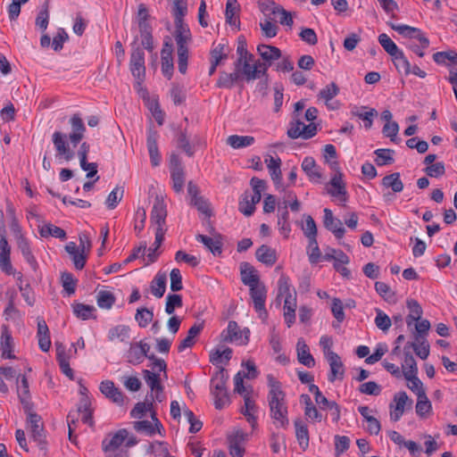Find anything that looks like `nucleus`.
I'll return each mask as SVG.
<instances>
[{
	"label": "nucleus",
	"instance_id": "09e8293b",
	"mask_svg": "<svg viewBox=\"0 0 457 457\" xmlns=\"http://www.w3.org/2000/svg\"><path fill=\"white\" fill-rule=\"evenodd\" d=\"M144 379L145 383L150 387L152 393L154 391H163V386L161 384L160 375L151 372L148 370H143Z\"/></svg>",
	"mask_w": 457,
	"mask_h": 457
},
{
	"label": "nucleus",
	"instance_id": "423d86ee",
	"mask_svg": "<svg viewBox=\"0 0 457 457\" xmlns=\"http://www.w3.org/2000/svg\"><path fill=\"white\" fill-rule=\"evenodd\" d=\"M26 412L28 413V428L30 437L37 443L40 450L46 451L47 443L41 417L32 410Z\"/></svg>",
	"mask_w": 457,
	"mask_h": 457
},
{
	"label": "nucleus",
	"instance_id": "aec40b11",
	"mask_svg": "<svg viewBox=\"0 0 457 457\" xmlns=\"http://www.w3.org/2000/svg\"><path fill=\"white\" fill-rule=\"evenodd\" d=\"M302 169L307 175L311 182H320L322 179L320 167L317 165L315 160L312 157L307 156L303 159L302 162Z\"/></svg>",
	"mask_w": 457,
	"mask_h": 457
},
{
	"label": "nucleus",
	"instance_id": "8fccbe9b",
	"mask_svg": "<svg viewBox=\"0 0 457 457\" xmlns=\"http://www.w3.org/2000/svg\"><path fill=\"white\" fill-rule=\"evenodd\" d=\"M387 25L396 32H398L401 36L408 38H415L417 33L420 32V29L411 27L409 25L403 24H395L394 22H387Z\"/></svg>",
	"mask_w": 457,
	"mask_h": 457
},
{
	"label": "nucleus",
	"instance_id": "de8ad7c7",
	"mask_svg": "<svg viewBox=\"0 0 457 457\" xmlns=\"http://www.w3.org/2000/svg\"><path fill=\"white\" fill-rule=\"evenodd\" d=\"M254 142V137L251 136L232 135L227 138V143L235 149L249 146Z\"/></svg>",
	"mask_w": 457,
	"mask_h": 457
},
{
	"label": "nucleus",
	"instance_id": "c03bdc74",
	"mask_svg": "<svg viewBox=\"0 0 457 457\" xmlns=\"http://www.w3.org/2000/svg\"><path fill=\"white\" fill-rule=\"evenodd\" d=\"M433 60L441 65H457V53L454 51L437 52L433 54Z\"/></svg>",
	"mask_w": 457,
	"mask_h": 457
},
{
	"label": "nucleus",
	"instance_id": "79ce46f5",
	"mask_svg": "<svg viewBox=\"0 0 457 457\" xmlns=\"http://www.w3.org/2000/svg\"><path fill=\"white\" fill-rule=\"evenodd\" d=\"M404 347L410 351L413 349L417 356L422 360H426L429 355V345L426 339L420 340V342H408Z\"/></svg>",
	"mask_w": 457,
	"mask_h": 457
},
{
	"label": "nucleus",
	"instance_id": "20e7f679",
	"mask_svg": "<svg viewBox=\"0 0 457 457\" xmlns=\"http://www.w3.org/2000/svg\"><path fill=\"white\" fill-rule=\"evenodd\" d=\"M228 379V375L224 368H220L211 379V392L214 398L215 408L218 410L223 409L229 403V397L226 388Z\"/></svg>",
	"mask_w": 457,
	"mask_h": 457
},
{
	"label": "nucleus",
	"instance_id": "6e6d98bb",
	"mask_svg": "<svg viewBox=\"0 0 457 457\" xmlns=\"http://www.w3.org/2000/svg\"><path fill=\"white\" fill-rule=\"evenodd\" d=\"M273 8L271 10L272 14L279 17V22L282 25L291 27L293 25V19L291 13L285 10L282 6L277 5L272 2Z\"/></svg>",
	"mask_w": 457,
	"mask_h": 457
},
{
	"label": "nucleus",
	"instance_id": "0eeeda50",
	"mask_svg": "<svg viewBox=\"0 0 457 457\" xmlns=\"http://www.w3.org/2000/svg\"><path fill=\"white\" fill-rule=\"evenodd\" d=\"M170 170L172 188L176 193H181L185 184V171L180 157L175 153L170 156Z\"/></svg>",
	"mask_w": 457,
	"mask_h": 457
},
{
	"label": "nucleus",
	"instance_id": "dca6fc26",
	"mask_svg": "<svg viewBox=\"0 0 457 457\" xmlns=\"http://www.w3.org/2000/svg\"><path fill=\"white\" fill-rule=\"evenodd\" d=\"M327 359L330 366L328 380L334 382L337 378L343 379L345 370L340 356L334 352H328L327 353Z\"/></svg>",
	"mask_w": 457,
	"mask_h": 457
},
{
	"label": "nucleus",
	"instance_id": "0e129e2a",
	"mask_svg": "<svg viewBox=\"0 0 457 457\" xmlns=\"http://www.w3.org/2000/svg\"><path fill=\"white\" fill-rule=\"evenodd\" d=\"M94 311L95 307L92 305L76 303L73 306V312L75 315L84 320L89 319L92 316Z\"/></svg>",
	"mask_w": 457,
	"mask_h": 457
},
{
	"label": "nucleus",
	"instance_id": "338daca9",
	"mask_svg": "<svg viewBox=\"0 0 457 457\" xmlns=\"http://www.w3.org/2000/svg\"><path fill=\"white\" fill-rule=\"evenodd\" d=\"M350 438L346 436H335V454L338 457L340 454L349 449Z\"/></svg>",
	"mask_w": 457,
	"mask_h": 457
},
{
	"label": "nucleus",
	"instance_id": "7c9ffc66",
	"mask_svg": "<svg viewBox=\"0 0 457 457\" xmlns=\"http://www.w3.org/2000/svg\"><path fill=\"white\" fill-rule=\"evenodd\" d=\"M295 436L300 447L305 450L309 445V430L307 425L301 420H295Z\"/></svg>",
	"mask_w": 457,
	"mask_h": 457
},
{
	"label": "nucleus",
	"instance_id": "c756f323",
	"mask_svg": "<svg viewBox=\"0 0 457 457\" xmlns=\"http://www.w3.org/2000/svg\"><path fill=\"white\" fill-rule=\"evenodd\" d=\"M416 412L420 418H426L432 411V405L427 397L425 390L417 392Z\"/></svg>",
	"mask_w": 457,
	"mask_h": 457
},
{
	"label": "nucleus",
	"instance_id": "b1692460",
	"mask_svg": "<svg viewBox=\"0 0 457 457\" xmlns=\"http://www.w3.org/2000/svg\"><path fill=\"white\" fill-rule=\"evenodd\" d=\"M239 4L237 0H228L226 4L225 17L226 21L230 26L239 29L240 21L238 17Z\"/></svg>",
	"mask_w": 457,
	"mask_h": 457
},
{
	"label": "nucleus",
	"instance_id": "f3484780",
	"mask_svg": "<svg viewBox=\"0 0 457 457\" xmlns=\"http://www.w3.org/2000/svg\"><path fill=\"white\" fill-rule=\"evenodd\" d=\"M173 46L170 42H165L161 52L162 56V71L165 77L169 79L173 74V58H172Z\"/></svg>",
	"mask_w": 457,
	"mask_h": 457
},
{
	"label": "nucleus",
	"instance_id": "a211bd4d",
	"mask_svg": "<svg viewBox=\"0 0 457 457\" xmlns=\"http://www.w3.org/2000/svg\"><path fill=\"white\" fill-rule=\"evenodd\" d=\"M159 137L158 132L153 129H149L147 133V149L154 167L159 166L161 162V155L158 149L157 139Z\"/></svg>",
	"mask_w": 457,
	"mask_h": 457
},
{
	"label": "nucleus",
	"instance_id": "ea45409f",
	"mask_svg": "<svg viewBox=\"0 0 457 457\" xmlns=\"http://www.w3.org/2000/svg\"><path fill=\"white\" fill-rule=\"evenodd\" d=\"M1 347H2V357L4 359H15L13 354H6V352H12V337L6 327L3 328L1 333Z\"/></svg>",
	"mask_w": 457,
	"mask_h": 457
},
{
	"label": "nucleus",
	"instance_id": "3c124183",
	"mask_svg": "<svg viewBox=\"0 0 457 457\" xmlns=\"http://www.w3.org/2000/svg\"><path fill=\"white\" fill-rule=\"evenodd\" d=\"M289 220V212L287 211V204L285 202L284 210L278 217V229L281 233L284 234L285 237H288V235L291 231V226L288 221Z\"/></svg>",
	"mask_w": 457,
	"mask_h": 457
},
{
	"label": "nucleus",
	"instance_id": "37998d69",
	"mask_svg": "<svg viewBox=\"0 0 457 457\" xmlns=\"http://www.w3.org/2000/svg\"><path fill=\"white\" fill-rule=\"evenodd\" d=\"M403 354H404V359H403V362L402 363L403 375L405 376V374H407V376H409L411 374V372L412 374H417L418 373L417 362H416L413 355L407 349V347H403Z\"/></svg>",
	"mask_w": 457,
	"mask_h": 457
},
{
	"label": "nucleus",
	"instance_id": "13d9d810",
	"mask_svg": "<svg viewBox=\"0 0 457 457\" xmlns=\"http://www.w3.org/2000/svg\"><path fill=\"white\" fill-rule=\"evenodd\" d=\"M392 60L398 71L403 70L405 75H409L411 73V63L405 57L403 51H400L397 54L392 56Z\"/></svg>",
	"mask_w": 457,
	"mask_h": 457
},
{
	"label": "nucleus",
	"instance_id": "cd10ccee",
	"mask_svg": "<svg viewBox=\"0 0 457 457\" xmlns=\"http://www.w3.org/2000/svg\"><path fill=\"white\" fill-rule=\"evenodd\" d=\"M229 51L230 48L227 42L222 41L217 45L213 44L210 52L211 62H213L214 64H220L228 58Z\"/></svg>",
	"mask_w": 457,
	"mask_h": 457
},
{
	"label": "nucleus",
	"instance_id": "4be33fe9",
	"mask_svg": "<svg viewBox=\"0 0 457 457\" xmlns=\"http://www.w3.org/2000/svg\"><path fill=\"white\" fill-rule=\"evenodd\" d=\"M256 259L267 266H272L277 262L276 250L267 245H262L255 253Z\"/></svg>",
	"mask_w": 457,
	"mask_h": 457
},
{
	"label": "nucleus",
	"instance_id": "4468645a",
	"mask_svg": "<svg viewBox=\"0 0 457 457\" xmlns=\"http://www.w3.org/2000/svg\"><path fill=\"white\" fill-rule=\"evenodd\" d=\"M129 436L127 429L122 428L113 434L111 438H104L102 442L103 450L105 453L120 451V446L126 441Z\"/></svg>",
	"mask_w": 457,
	"mask_h": 457
},
{
	"label": "nucleus",
	"instance_id": "5fc2aeb1",
	"mask_svg": "<svg viewBox=\"0 0 457 457\" xmlns=\"http://www.w3.org/2000/svg\"><path fill=\"white\" fill-rule=\"evenodd\" d=\"M153 311L145 307L137 309L135 315V320L137 321L140 328H145L153 320Z\"/></svg>",
	"mask_w": 457,
	"mask_h": 457
},
{
	"label": "nucleus",
	"instance_id": "bf43d9fd",
	"mask_svg": "<svg viewBox=\"0 0 457 457\" xmlns=\"http://www.w3.org/2000/svg\"><path fill=\"white\" fill-rule=\"evenodd\" d=\"M124 194L123 187H116L107 196L105 204L107 208L114 209L122 199Z\"/></svg>",
	"mask_w": 457,
	"mask_h": 457
},
{
	"label": "nucleus",
	"instance_id": "4d7b16f0",
	"mask_svg": "<svg viewBox=\"0 0 457 457\" xmlns=\"http://www.w3.org/2000/svg\"><path fill=\"white\" fill-rule=\"evenodd\" d=\"M183 305L182 297L178 294H169L166 297L165 312L167 314H173L176 308H180Z\"/></svg>",
	"mask_w": 457,
	"mask_h": 457
},
{
	"label": "nucleus",
	"instance_id": "603ef678",
	"mask_svg": "<svg viewBox=\"0 0 457 457\" xmlns=\"http://www.w3.org/2000/svg\"><path fill=\"white\" fill-rule=\"evenodd\" d=\"M378 43L384 48V50L392 57L397 54L401 50L395 45V43L385 33L378 36Z\"/></svg>",
	"mask_w": 457,
	"mask_h": 457
},
{
	"label": "nucleus",
	"instance_id": "7ed1b4c3",
	"mask_svg": "<svg viewBox=\"0 0 457 457\" xmlns=\"http://www.w3.org/2000/svg\"><path fill=\"white\" fill-rule=\"evenodd\" d=\"M175 23L174 37L177 47L187 46L191 41V33L183 18L187 13V0H173L172 9Z\"/></svg>",
	"mask_w": 457,
	"mask_h": 457
},
{
	"label": "nucleus",
	"instance_id": "f257e3e1",
	"mask_svg": "<svg viewBox=\"0 0 457 457\" xmlns=\"http://www.w3.org/2000/svg\"><path fill=\"white\" fill-rule=\"evenodd\" d=\"M69 123L71 127V132L69 136L61 131H55L52 136V141L56 150L55 157L59 160L63 159L66 162H70L75 156L74 152L70 148L67 139H69L73 146H77L84 137L86 131L83 120L79 114L72 115Z\"/></svg>",
	"mask_w": 457,
	"mask_h": 457
},
{
	"label": "nucleus",
	"instance_id": "6ab92c4d",
	"mask_svg": "<svg viewBox=\"0 0 457 457\" xmlns=\"http://www.w3.org/2000/svg\"><path fill=\"white\" fill-rule=\"evenodd\" d=\"M240 275L243 284L248 286L249 288L261 283L257 270L249 262L240 263Z\"/></svg>",
	"mask_w": 457,
	"mask_h": 457
},
{
	"label": "nucleus",
	"instance_id": "6e6552de",
	"mask_svg": "<svg viewBox=\"0 0 457 457\" xmlns=\"http://www.w3.org/2000/svg\"><path fill=\"white\" fill-rule=\"evenodd\" d=\"M249 328L240 330L237 323L234 320L228 321V328L220 334L222 342L232 343L240 340V345H246L249 341Z\"/></svg>",
	"mask_w": 457,
	"mask_h": 457
},
{
	"label": "nucleus",
	"instance_id": "680f3d73",
	"mask_svg": "<svg viewBox=\"0 0 457 457\" xmlns=\"http://www.w3.org/2000/svg\"><path fill=\"white\" fill-rule=\"evenodd\" d=\"M339 93V87L335 82H331L326 87L321 89L319 93V97L325 100V103L328 104L330 100H332L337 94Z\"/></svg>",
	"mask_w": 457,
	"mask_h": 457
},
{
	"label": "nucleus",
	"instance_id": "e2e57ef3",
	"mask_svg": "<svg viewBox=\"0 0 457 457\" xmlns=\"http://www.w3.org/2000/svg\"><path fill=\"white\" fill-rule=\"evenodd\" d=\"M278 297H294L290 292V279L285 274H282L278 280Z\"/></svg>",
	"mask_w": 457,
	"mask_h": 457
},
{
	"label": "nucleus",
	"instance_id": "9d476101",
	"mask_svg": "<svg viewBox=\"0 0 457 457\" xmlns=\"http://www.w3.org/2000/svg\"><path fill=\"white\" fill-rule=\"evenodd\" d=\"M343 174L340 171H337V173L331 178L328 186L331 187H327L328 194L332 197L337 198L344 205L348 200L347 192L345 189V183L342 179Z\"/></svg>",
	"mask_w": 457,
	"mask_h": 457
},
{
	"label": "nucleus",
	"instance_id": "f704fd0d",
	"mask_svg": "<svg viewBox=\"0 0 457 457\" xmlns=\"http://www.w3.org/2000/svg\"><path fill=\"white\" fill-rule=\"evenodd\" d=\"M245 406L242 408L241 412L245 416L247 421L253 428L256 425V418L253 412L256 411V405L254 400L250 396L248 393L244 395Z\"/></svg>",
	"mask_w": 457,
	"mask_h": 457
},
{
	"label": "nucleus",
	"instance_id": "5701e85b",
	"mask_svg": "<svg viewBox=\"0 0 457 457\" xmlns=\"http://www.w3.org/2000/svg\"><path fill=\"white\" fill-rule=\"evenodd\" d=\"M233 72L220 71L216 86L220 88H232L241 79V73L234 68Z\"/></svg>",
	"mask_w": 457,
	"mask_h": 457
},
{
	"label": "nucleus",
	"instance_id": "393cba45",
	"mask_svg": "<svg viewBox=\"0 0 457 457\" xmlns=\"http://www.w3.org/2000/svg\"><path fill=\"white\" fill-rule=\"evenodd\" d=\"M167 275L165 272L159 271L150 284L151 293L156 297L161 298L166 291Z\"/></svg>",
	"mask_w": 457,
	"mask_h": 457
},
{
	"label": "nucleus",
	"instance_id": "774afa93",
	"mask_svg": "<svg viewBox=\"0 0 457 457\" xmlns=\"http://www.w3.org/2000/svg\"><path fill=\"white\" fill-rule=\"evenodd\" d=\"M376 312L377 316L374 320L376 326L383 331L388 330L392 325L391 319L389 318V316L379 309H377Z\"/></svg>",
	"mask_w": 457,
	"mask_h": 457
},
{
	"label": "nucleus",
	"instance_id": "a18cd8bd",
	"mask_svg": "<svg viewBox=\"0 0 457 457\" xmlns=\"http://www.w3.org/2000/svg\"><path fill=\"white\" fill-rule=\"evenodd\" d=\"M196 240L203 243L214 255H220L222 253V243L219 239H213L204 235H197Z\"/></svg>",
	"mask_w": 457,
	"mask_h": 457
},
{
	"label": "nucleus",
	"instance_id": "72a5a7b5",
	"mask_svg": "<svg viewBox=\"0 0 457 457\" xmlns=\"http://www.w3.org/2000/svg\"><path fill=\"white\" fill-rule=\"evenodd\" d=\"M129 327L126 325H117L112 328L108 332L110 341L118 340L121 343L129 344Z\"/></svg>",
	"mask_w": 457,
	"mask_h": 457
},
{
	"label": "nucleus",
	"instance_id": "2eb2a0df",
	"mask_svg": "<svg viewBox=\"0 0 457 457\" xmlns=\"http://www.w3.org/2000/svg\"><path fill=\"white\" fill-rule=\"evenodd\" d=\"M99 389L103 395L118 405L124 403V395L120 388L116 387L112 380H104L100 383Z\"/></svg>",
	"mask_w": 457,
	"mask_h": 457
},
{
	"label": "nucleus",
	"instance_id": "052dcab7",
	"mask_svg": "<svg viewBox=\"0 0 457 457\" xmlns=\"http://www.w3.org/2000/svg\"><path fill=\"white\" fill-rule=\"evenodd\" d=\"M177 48L178 68L180 73L185 74L187 69L188 47L181 46Z\"/></svg>",
	"mask_w": 457,
	"mask_h": 457
},
{
	"label": "nucleus",
	"instance_id": "a878e982",
	"mask_svg": "<svg viewBox=\"0 0 457 457\" xmlns=\"http://www.w3.org/2000/svg\"><path fill=\"white\" fill-rule=\"evenodd\" d=\"M204 328V321L194 324L187 331V336L179 343L178 346L179 352H183L195 345V337H197Z\"/></svg>",
	"mask_w": 457,
	"mask_h": 457
},
{
	"label": "nucleus",
	"instance_id": "c85d7f7f",
	"mask_svg": "<svg viewBox=\"0 0 457 457\" xmlns=\"http://www.w3.org/2000/svg\"><path fill=\"white\" fill-rule=\"evenodd\" d=\"M257 51L262 59L270 63L281 57L280 49L273 46L262 44L257 46Z\"/></svg>",
	"mask_w": 457,
	"mask_h": 457
},
{
	"label": "nucleus",
	"instance_id": "58836bf2",
	"mask_svg": "<svg viewBox=\"0 0 457 457\" xmlns=\"http://www.w3.org/2000/svg\"><path fill=\"white\" fill-rule=\"evenodd\" d=\"M382 185L386 187H390L394 193H400L403 189V183L400 179L399 172H394L385 176L382 179Z\"/></svg>",
	"mask_w": 457,
	"mask_h": 457
},
{
	"label": "nucleus",
	"instance_id": "4c0bfd02",
	"mask_svg": "<svg viewBox=\"0 0 457 457\" xmlns=\"http://www.w3.org/2000/svg\"><path fill=\"white\" fill-rule=\"evenodd\" d=\"M177 147L181 149L188 157L195 154L194 145L190 143L186 130H180L176 137Z\"/></svg>",
	"mask_w": 457,
	"mask_h": 457
},
{
	"label": "nucleus",
	"instance_id": "c9c22d12",
	"mask_svg": "<svg viewBox=\"0 0 457 457\" xmlns=\"http://www.w3.org/2000/svg\"><path fill=\"white\" fill-rule=\"evenodd\" d=\"M234 68H237L241 73V78H244L247 82L257 79L256 65L254 63L241 61V63L237 64V62H235Z\"/></svg>",
	"mask_w": 457,
	"mask_h": 457
},
{
	"label": "nucleus",
	"instance_id": "ddd939ff",
	"mask_svg": "<svg viewBox=\"0 0 457 457\" xmlns=\"http://www.w3.org/2000/svg\"><path fill=\"white\" fill-rule=\"evenodd\" d=\"M323 224L324 227L331 231L335 237L338 239L342 238L345 235V229L343 227V223L340 220L336 219L330 209H324Z\"/></svg>",
	"mask_w": 457,
	"mask_h": 457
},
{
	"label": "nucleus",
	"instance_id": "473e14b6",
	"mask_svg": "<svg viewBox=\"0 0 457 457\" xmlns=\"http://www.w3.org/2000/svg\"><path fill=\"white\" fill-rule=\"evenodd\" d=\"M17 245L19 250L21 252L23 257L27 261V262L32 267L33 270H36L37 262L36 261V258L32 254L28 240L22 235H20L18 237Z\"/></svg>",
	"mask_w": 457,
	"mask_h": 457
},
{
	"label": "nucleus",
	"instance_id": "a19ab883",
	"mask_svg": "<svg viewBox=\"0 0 457 457\" xmlns=\"http://www.w3.org/2000/svg\"><path fill=\"white\" fill-rule=\"evenodd\" d=\"M39 234L42 237H54L55 238L65 239L66 232L60 227L47 223L39 228Z\"/></svg>",
	"mask_w": 457,
	"mask_h": 457
},
{
	"label": "nucleus",
	"instance_id": "864d4df0",
	"mask_svg": "<svg viewBox=\"0 0 457 457\" xmlns=\"http://www.w3.org/2000/svg\"><path fill=\"white\" fill-rule=\"evenodd\" d=\"M374 154H376L377 158L375 160L377 165L383 166L386 164H391L394 162L393 154H395V151L392 149H377Z\"/></svg>",
	"mask_w": 457,
	"mask_h": 457
},
{
	"label": "nucleus",
	"instance_id": "f03ea898",
	"mask_svg": "<svg viewBox=\"0 0 457 457\" xmlns=\"http://www.w3.org/2000/svg\"><path fill=\"white\" fill-rule=\"evenodd\" d=\"M267 380L270 386L268 401L271 418L282 428H287L289 421L287 417V407L285 403V393L281 389V383L272 375H268Z\"/></svg>",
	"mask_w": 457,
	"mask_h": 457
},
{
	"label": "nucleus",
	"instance_id": "f8f14e48",
	"mask_svg": "<svg viewBox=\"0 0 457 457\" xmlns=\"http://www.w3.org/2000/svg\"><path fill=\"white\" fill-rule=\"evenodd\" d=\"M265 163L270 170L271 179L276 187V188L279 191H285V187L282 183V172H281V160L280 158H273L269 155L265 158Z\"/></svg>",
	"mask_w": 457,
	"mask_h": 457
},
{
	"label": "nucleus",
	"instance_id": "412c9836",
	"mask_svg": "<svg viewBox=\"0 0 457 457\" xmlns=\"http://www.w3.org/2000/svg\"><path fill=\"white\" fill-rule=\"evenodd\" d=\"M298 361L308 368L315 365V360L310 353V349L303 338H299L296 344Z\"/></svg>",
	"mask_w": 457,
	"mask_h": 457
},
{
	"label": "nucleus",
	"instance_id": "bb28decb",
	"mask_svg": "<svg viewBox=\"0 0 457 457\" xmlns=\"http://www.w3.org/2000/svg\"><path fill=\"white\" fill-rule=\"evenodd\" d=\"M18 397L21 403L23 406L25 411H30L32 410V403H30L29 386V381L25 376L21 378V386L18 389Z\"/></svg>",
	"mask_w": 457,
	"mask_h": 457
},
{
	"label": "nucleus",
	"instance_id": "2f4dec72",
	"mask_svg": "<svg viewBox=\"0 0 457 457\" xmlns=\"http://www.w3.org/2000/svg\"><path fill=\"white\" fill-rule=\"evenodd\" d=\"M352 113L353 116L358 117L359 119L364 121V128L370 129L373 124V118L378 115V112L371 108L368 110L367 107L361 106L360 108L355 107Z\"/></svg>",
	"mask_w": 457,
	"mask_h": 457
},
{
	"label": "nucleus",
	"instance_id": "49530a36",
	"mask_svg": "<svg viewBox=\"0 0 457 457\" xmlns=\"http://www.w3.org/2000/svg\"><path fill=\"white\" fill-rule=\"evenodd\" d=\"M115 301V295L111 291L100 290L96 295V303L101 309H111Z\"/></svg>",
	"mask_w": 457,
	"mask_h": 457
},
{
	"label": "nucleus",
	"instance_id": "69168bd1",
	"mask_svg": "<svg viewBox=\"0 0 457 457\" xmlns=\"http://www.w3.org/2000/svg\"><path fill=\"white\" fill-rule=\"evenodd\" d=\"M133 428L137 432L145 433L147 436H153L157 431L156 428L149 420L135 421Z\"/></svg>",
	"mask_w": 457,
	"mask_h": 457
},
{
	"label": "nucleus",
	"instance_id": "e433bc0d",
	"mask_svg": "<svg viewBox=\"0 0 457 457\" xmlns=\"http://www.w3.org/2000/svg\"><path fill=\"white\" fill-rule=\"evenodd\" d=\"M295 297H286L284 302V319L288 328L295 321Z\"/></svg>",
	"mask_w": 457,
	"mask_h": 457
},
{
	"label": "nucleus",
	"instance_id": "9b49d317",
	"mask_svg": "<svg viewBox=\"0 0 457 457\" xmlns=\"http://www.w3.org/2000/svg\"><path fill=\"white\" fill-rule=\"evenodd\" d=\"M250 296L253 302L254 309L259 312L261 318H266L268 313L265 309V301L267 290L262 283L257 284L250 287Z\"/></svg>",
	"mask_w": 457,
	"mask_h": 457
},
{
	"label": "nucleus",
	"instance_id": "1a4fd4ad",
	"mask_svg": "<svg viewBox=\"0 0 457 457\" xmlns=\"http://www.w3.org/2000/svg\"><path fill=\"white\" fill-rule=\"evenodd\" d=\"M129 70L138 83L145 77V53L138 46H133L129 60Z\"/></svg>",
	"mask_w": 457,
	"mask_h": 457
},
{
	"label": "nucleus",
	"instance_id": "39448f33",
	"mask_svg": "<svg viewBox=\"0 0 457 457\" xmlns=\"http://www.w3.org/2000/svg\"><path fill=\"white\" fill-rule=\"evenodd\" d=\"M167 217L166 204L162 198L156 196L151 212V222L156 226L155 229V245L160 247L164 240L165 220Z\"/></svg>",
	"mask_w": 457,
	"mask_h": 457
}]
</instances>
